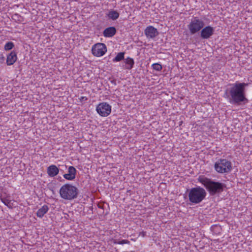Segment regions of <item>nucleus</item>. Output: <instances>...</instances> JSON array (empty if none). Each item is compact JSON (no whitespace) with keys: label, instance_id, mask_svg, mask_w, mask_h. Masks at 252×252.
<instances>
[{"label":"nucleus","instance_id":"obj_16","mask_svg":"<svg viewBox=\"0 0 252 252\" xmlns=\"http://www.w3.org/2000/svg\"><path fill=\"white\" fill-rule=\"evenodd\" d=\"M125 65L123 66V68L125 69L130 70L132 69L134 64V60L130 57H127L124 60Z\"/></svg>","mask_w":252,"mask_h":252},{"label":"nucleus","instance_id":"obj_11","mask_svg":"<svg viewBox=\"0 0 252 252\" xmlns=\"http://www.w3.org/2000/svg\"><path fill=\"white\" fill-rule=\"evenodd\" d=\"M77 170L73 166H70L68 168V173L63 175L64 178L67 180L72 181L76 177Z\"/></svg>","mask_w":252,"mask_h":252},{"label":"nucleus","instance_id":"obj_2","mask_svg":"<svg viewBox=\"0 0 252 252\" xmlns=\"http://www.w3.org/2000/svg\"><path fill=\"white\" fill-rule=\"evenodd\" d=\"M198 181L205 188L210 195H219L225 188V185L222 183L215 181L204 176H200Z\"/></svg>","mask_w":252,"mask_h":252},{"label":"nucleus","instance_id":"obj_22","mask_svg":"<svg viewBox=\"0 0 252 252\" xmlns=\"http://www.w3.org/2000/svg\"><path fill=\"white\" fill-rule=\"evenodd\" d=\"M129 242L127 240H122L120 241V245H124L126 244H129Z\"/></svg>","mask_w":252,"mask_h":252},{"label":"nucleus","instance_id":"obj_12","mask_svg":"<svg viewBox=\"0 0 252 252\" xmlns=\"http://www.w3.org/2000/svg\"><path fill=\"white\" fill-rule=\"evenodd\" d=\"M116 28L114 27H110L104 30L103 35L105 37H112L116 34Z\"/></svg>","mask_w":252,"mask_h":252},{"label":"nucleus","instance_id":"obj_14","mask_svg":"<svg viewBox=\"0 0 252 252\" xmlns=\"http://www.w3.org/2000/svg\"><path fill=\"white\" fill-rule=\"evenodd\" d=\"M0 199L1 202L9 208L13 207V203L10 198L9 195L4 196L2 194L0 195Z\"/></svg>","mask_w":252,"mask_h":252},{"label":"nucleus","instance_id":"obj_10","mask_svg":"<svg viewBox=\"0 0 252 252\" xmlns=\"http://www.w3.org/2000/svg\"><path fill=\"white\" fill-rule=\"evenodd\" d=\"M144 33L148 38H154L158 34V32L153 26H149L145 29Z\"/></svg>","mask_w":252,"mask_h":252},{"label":"nucleus","instance_id":"obj_19","mask_svg":"<svg viewBox=\"0 0 252 252\" xmlns=\"http://www.w3.org/2000/svg\"><path fill=\"white\" fill-rule=\"evenodd\" d=\"M125 53L120 52L117 56L113 59V62H119L124 59Z\"/></svg>","mask_w":252,"mask_h":252},{"label":"nucleus","instance_id":"obj_15","mask_svg":"<svg viewBox=\"0 0 252 252\" xmlns=\"http://www.w3.org/2000/svg\"><path fill=\"white\" fill-rule=\"evenodd\" d=\"M58 168L55 165H51L47 168V173L50 177H54L59 173Z\"/></svg>","mask_w":252,"mask_h":252},{"label":"nucleus","instance_id":"obj_6","mask_svg":"<svg viewBox=\"0 0 252 252\" xmlns=\"http://www.w3.org/2000/svg\"><path fill=\"white\" fill-rule=\"evenodd\" d=\"M204 25L205 23L201 19L198 17H193L188 25V28L191 34H194L200 31Z\"/></svg>","mask_w":252,"mask_h":252},{"label":"nucleus","instance_id":"obj_8","mask_svg":"<svg viewBox=\"0 0 252 252\" xmlns=\"http://www.w3.org/2000/svg\"><path fill=\"white\" fill-rule=\"evenodd\" d=\"M96 110L100 116L107 117L111 112V106L106 102H102L96 106Z\"/></svg>","mask_w":252,"mask_h":252},{"label":"nucleus","instance_id":"obj_3","mask_svg":"<svg viewBox=\"0 0 252 252\" xmlns=\"http://www.w3.org/2000/svg\"><path fill=\"white\" fill-rule=\"evenodd\" d=\"M78 189L71 184H65L62 186L59 190L60 197L66 200H72L77 197Z\"/></svg>","mask_w":252,"mask_h":252},{"label":"nucleus","instance_id":"obj_20","mask_svg":"<svg viewBox=\"0 0 252 252\" xmlns=\"http://www.w3.org/2000/svg\"><path fill=\"white\" fill-rule=\"evenodd\" d=\"M14 46V43L11 41H9L5 44L4 48L5 51H8L12 49Z\"/></svg>","mask_w":252,"mask_h":252},{"label":"nucleus","instance_id":"obj_17","mask_svg":"<svg viewBox=\"0 0 252 252\" xmlns=\"http://www.w3.org/2000/svg\"><path fill=\"white\" fill-rule=\"evenodd\" d=\"M49 209V208L47 205H44L37 210L36 213L37 217L39 218H43L44 215L48 212Z\"/></svg>","mask_w":252,"mask_h":252},{"label":"nucleus","instance_id":"obj_13","mask_svg":"<svg viewBox=\"0 0 252 252\" xmlns=\"http://www.w3.org/2000/svg\"><path fill=\"white\" fill-rule=\"evenodd\" d=\"M17 59L16 53L12 51L7 57L6 63L8 65L13 64Z\"/></svg>","mask_w":252,"mask_h":252},{"label":"nucleus","instance_id":"obj_23","mask_svg":"<svg viewBox=\"0 0 252 252\" xmlns=\"http://www.w3.org/2000/svg\"><path fill=\"white\" fill-rule=\"evenodd\" d=\"M139 235L140 236H142V237H144L146 235V232H144V231H142V232L140 233Z\"/></svg>","mask_w":252,"mask_h":252},{"label":"nucleus","instance_id":"obj_24","mask_svg":"<svg viewBox=\"0 0 252 252\" xmlns=\"http://www.w3.org/2000/svg\"><path fill=\"white\" fill-rule=\"evenodd\" d=\"M113 242L114 244H120V241H119V240L116 239V240H114Z\"/></svg>","mask_w":252,"mask_h":252},{"label":"nucleus","instance_id":"obj_18","mask_svg":"<svg viewBox=\"0 0 252 252\" xmlns=\"http://www.w3.org/2000/svg\"><path fill=\"white\" fill-rule=\"evenodd\" d=\"M119 13L117 11L111 9L109 11L108 13L107 14V17L112 20H116L119 17Z\"/></svg>","mask_w":252,"mask_h":252},{"label":"nucleus","instance_id":"obj_7","mask_svg":"<svg viewBox=\"0 0 252 252\" xmlns=\"http://www.w3.org/2000/svg\"><path fill=\"white\" fill-rule=\"evenodd\" d=\"M107 47L105 44L97 43L92 46V54L95 57H100L103 56L107 52Z\"/></svg>","mask_w":252,"mask_h":252},{"label":"nucleus","instance_id":"obj_21","mask_svg":"<svg viewBox=\"0 0 252 252\" xmlns=\"http://www.w3.org/2000/svg\"><path fill=\"white\" fill-rule=\"evenodd\" d=\"M152 67L153 69L158 71H161L162 69V65L158 63H153L152 65Z\"/></svg>","mask_w":252,"mask_h":252},{"label":"nucleus","instance_id":"obj_9","mask_svg":"<svg viewBox=\"0 0 252 252\" xmlns=\"http://www.w3.org/2000/svg\"><path fill=\"white\" fill-rule=\"evenodd\" d=\"M200 37L202 39H209L214 34V29L213 27L208 26L203 27L200 31Z\"/></svg>","mask_w":252,"mask_h":252},{"label":"nucleus","instance_id":"obj_5","mask_svg":"<svg viewBox=\"0 0 252 252\" xmlns=\"http://www.w3.org/2000/svg\"><path fill=\"white\" fill-rule=\"evenodd\" d=\"M214 169L219 173H228L231 171V162L225 158L219 159L214 164Z\"/></svg>","mask_w":252,"mask_h":252},{"label":"nucleus","instance_id":"obj_1","mask_svg":"<svg viewBox=\"0 0 252 252\" xmlns=\"http://www.w3.org/2000/svg\"><path fill=\"white\" fill-rule=\"evenodd\" d=\"M248 84L236 81L229 84L224 92L223 97L230 104L239 106L248 101L246 95V87Z\"/></svg>","mask_w":252,"mask_h":252},{"label":"nucleus","instance_id":"obj_4","mask_svg":"<svg viewBox=\"0 0 252 252\" xmlns=\"http://www.w3.org/2000/svg\"><path fill=\"white\" fill-rule=\"evenodd\" d=\"M206 194L205 190L200 187L191 188L188 193L189 200L190 204L200 203L205 199Z\"/></svg>","mask_w":252,"mask_h":252}]
</instances>
